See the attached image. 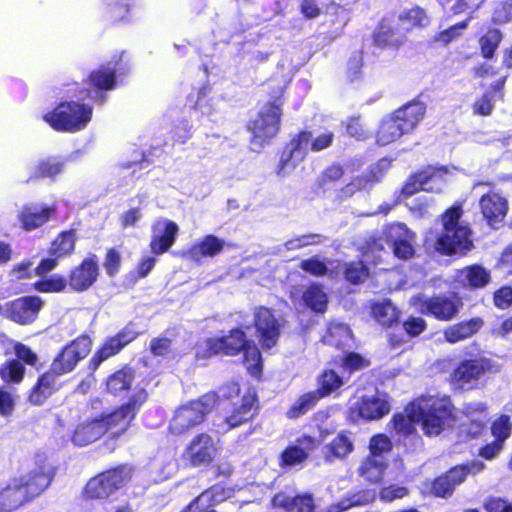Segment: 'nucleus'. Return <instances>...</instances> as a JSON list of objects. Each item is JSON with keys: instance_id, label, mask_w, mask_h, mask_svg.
I'll use <instances>...</instances> for the list:
<instances>
[{"instance_id": "obj_55", "label": "nucleus", "mask_w": 512, "mask_h": 512, "mask_svg": "<svg viewBox=\"0 0 512 512\" xmlns=\"http://www.w3.org/2000/svg\"><path fill=\"white\" fill-rule=\"evenodd\" d=\"M25 372V365L18 359L11 358L0 365V378L6 384H20L24 380Z\"/></svg>"}, {"instance_id": "obj_26", "label": "nucleus", "mask_w": 512, "mask_h": 512, "mask_svg": "<svg viewBox=\"0 0 512 512\" xmlns=\"http://www.w3.org/2000/svg\"><path fill=\"white\" fill-rule=\"evenodd\" d=\"M317 448V439L311 435L299 436L294 444L287 445L279 455V466L283 469L302 465Z\"/></svg>"}, {"instance_id": "obj_28", "label": "nucleus", "mask_w": 512, "mask_h": 512, "mask_svg": "<svg viewBox=\"0 0 512 512\" xmlns=\"http://www.w3.org/2000/svg\"><path fill=\"white\" fill-rule=\"evenodd\" d=\"M257 414V394L254 391H248L242 395L239 405H235L231 414L225 417L224 423L229 429H234L252 421Z\"/></svg>"}, {"instance_id": "obj_38", "label": "nucleus", "mask_w": 512, "mask_h": 512, "mask_svg": "<svg viewBox=\"0 0 512 512\" xmlns=\"http://www.w3.org/2000/svg\"><path fill=\"white\" fill-rule=\"evenodd\" d=\"M428 328L427 321L422 316L409 315L402 321V329L404 335L390 333L388 343L391 348H398L406 344L413 338L419 337Z\"/></svg>"}, {"instance_id": "obj_14", "label": "nucleus", "mask_w": 512, "mask_h": 512, "mask_svg": "<svg viewBox=\"0 0 512 512\" xmlns=\"http://www.w3.org/2000/svg\"><path fill=\"white\" fill-rule=\"evenodd\" d=\"M247 343L245 331L240 327L233 328L228 335L207 338L205 346L197 351L196 358L209 359L218 355L237 356Z\"/></svg>"}, {"instance_id": "obj_34", "label": "nucleus", "mask_w": 512, "mask_h": 512, "mask_svg": "<svg viewBox=\"0 0 512 512\" xmlns=\"http://www.w3.org/2000/svg\"><path fill=\"white\" fill-rule=\"evenodd\" d=\"M271 504L274 508L283 509L285 512H315V501L311 493H299L288 496L283 492L276 493Z\"/></svg>"}, {"instance_id": "obj_49", "label": "nucleus", "mask_w": 512, "mask_h": 512, "mask_svg": "<svg viewBox=\"0 0 512 512\" xmlns=\"http://www.w3.org/2000/svg\"><path fill=\"white\" fill-rule=\"evenodd\" d=\"M398 25L405 29V35L415 27L423 28L429 23L425 10L419 6L395 13Z\"/></svg>"}, {"instance_id": "obj_48", "label": "nucleus", "mask_w": 512, "mask_h": 512, "mask_svg": "<svg viewBox=\"0 0 512 512\" xmlns=\"http://www.w3.org/2000/svg\"><path fill=\"white\" fill-rule=\"evenodd\" d=\"M76 240V231L74 229L60 232L51 242L48 250L49 255L57 256L61 259L71 255L75 250Z\"/></svg>"}, {"instance_id": "obj_62", "label": "nucleus", "mask_w": 512, "mask_h": 512, "mask_svg": "<svg viewBox=\"0 0 512 512\" xmlns=\"http://www.w3.org/2000/svg\"><path fill=\"white\" fill-rule=\"evenodd\" d=\"M302 271L315 277H323L328 273L326 263L318 255L303 259L299 266Z\"/></svg>"}, {"instance_id": "obj_58", "label": "nucleus", "mask_w": 512, "mask_h": 512, "mask_svg": "<svg viewBox=\"0 0 512 512\" xmlns=\"http://www.w3.org/2000/svg\"><path fill=\"white\" fill-rule=\"evenodd\" d=\"M344 174L345 170L341 164L332 163L320 173L316 180L317 187L322 190L330 189L343 178Z\"/></svg>"}, {"instance_id": "obj_15", "label": "nucleus", "mask_w": 512, "mask_h": 512, "mask_svg": "<svg viewBox=\"0 0 512 512\" xmlns=\"http://www.w3.org/2000/svg\"><path fill=\"white\" fill-rule=\"evenodd\" d=\"M252 326L262 350L274 348L281 336V323L273 309L266 306H256L253 310Z\"/></svg>"}, {"instance_id": "obj_6", "label": "nucleus", "mask_w": 512, "mask_h": 512, "mask_svg": "<svg viewBox=\"0 0 512 512\" xmlns=\"http://www.w3.org/2000/svg\"><path fill=\"white\" fill-rule=\"evenodd\" d=\"M148 393L144 388L138 387L126 402L108 413H101L98 417L102 424L104 435L111 440H117L132 426L142 405L147 401Z\"/></svg>"}, {"instance_id": "obj_41", "label": "nucleus", "mask_w": 512, "mask_h": 512, "mask_svg": "<svg viewBox=\"0 0 512 512\" xmlns=\"http://www.w3.org/2000/svg\"><path fill=\"white\" fill-rule=\"evenodd\" d=\"M101 425L99 417L79 423L71 436L72 442L76 446L83 447L98 441L104 436Z\"/></svg>"}, {"instance_id": "obj_13", "label": "nucleus", "mask_w": 512, "mask_h": 512, "mask_svg": "<svg viewBox=\"0 0 512 512\" xmlns=\"http://www.w3.org/2000/svg\"><path fill=\"white\" fill-rule=\"evenodd\" d=\"M418 421L428 437L441 434L454 419V407L440 399H432L416 406Z\"/></svg>"}, {"instance_id": "obj_32", "label": "nucleus", "mask_w": 512, "mask_h": 512, "mask_svg": "<svg viewBox=\"0 0 512 512\" xmlns=\"http://www.w3.org/2000/svg\"><path fill=\"white\" fill-rule=\"evenodd\" d=\"M225 246L224 239L214 234H207L192 244L186 251V255L190 260L200 263L203 259L214 258L221 254Z\"/></svg>"}, {"instance_id": "obj_29", "label": "nucleus", "mask_w": 512, "mask_h": 512, "mask_svg": "<svg viewBox=\"0 0 512 512\" xmlns=\"http://www.w3.org/2000/svg\"><path fill=\"white\" fill-rule=\"evenodd\" d=\"M479 205L487 224L493 229H498L508 212L507 200L497 193L489 192L480 198Z\"/></svg>"}, {"instance_id": "obj_9", "label": "nucleus", "mask_w": 512, "mask_h": 512, "mask_svg": "<svg viewBox=\"0 0 512 512\" xmlns=\"http://www.w3.org/2000/svg\"><path fill=\"white\" fill-rule=\"evenodd\" d=\"M130 479L131 469L126 464H120L90 478L82 490V497L85 500L107 499L123 488Z\"/></svg>"}, {"instance_id": "obj_43", "label": "nucleus", "mask_w": 512, "mask_h": 512, "mask_svg": "<svg viewBox=\"0 0 512 512\" xmlns=\"http://www.w3.org/2000/svg\"><path fill=\"white\" fill-rule=\"evenodd\" d=\"M133 6V0H105L102 18L108 26L118 25L129 20Z\"/></svg>"}, {"instance_id": "obj_45", "label": "nucleus", "mask_w": 512, "mask_h": 512, "mask_svg": "<svg viewBox=\"0 0 512 512\" xmlns=\"http://www.w3.org/2000/svg\"><path fill=\"white\" fill-rule=\"evenodd\" d=\"M405 134L408 133L393 113H391L381 121L376 131V142L380 146H386L395 142Z\"/></svg>"}, {"instance_id": "obj_7", "label": "nucleus", "mask_w": 512, "mask_h": 512, "mask_svg": "<svg viewBox=\"0 0 512 512\" xmlns=\"http://www.w3.org/2000/svg\"><path fill=\"white\" fill-rule=\"evenodd\" d=\"M124 70L122 54L113 56L112 60L99 65L89 72L83 81L88 88L82 92L95 103L103 105L107 100L106 93L117 88L118 78L124 74Z\"/></svg>"}, {"instance_id": "obj_22", "label": "nucleus", "mask_w": 512, "mask_h": 512, "mask_svg": "<svg viewBox=\"0 0 512 512\" xmlns=\"http://www.w3.org/2000/svg\"><path fill=\"white\" fill-rule=\"evenodd\" d=\"M42 306L39 296H22L5 303L4 317L19 325H29L37 319Z\"/></svg>"}, {"instance_id": "obj_47", "label": "nucleus", "mask_w": 512, "mask_h": 512, "mask_svg": "<svg viewBox=\"0 0 512 512\" xmlns=\"http://www.w3.org/2000/svg\"><path fill=\"white\" fill-rule=\"evenodd\" d=\"M462 480L456 469L451 467L448 471L436 477L431 483V493L435 497L449 498L453 495L455 488L462 484Z\"/></svg>"}, {"instance_id": "obj_37", "label": "nucleus", "mask_w": 512, "mask_h": 512, "mask_svg": "<svg viewBox=\"0 0 512 512\" xmlns=\"http://www.w3.org/2000/svg\"><path fill=\"white\" fill-rule=\"evenodd\" d=\"M163 230L156 231L153 228V234L149 243L150 251L154 255H162L168 252L171 247L175 244L177 235L179 233V227L177 223L170 219H164L162 221Z\"/></svg>"}, {"instance_id": "obj_52", "label": "nucleus", "mask_w": 512, "mask_h": 512, "mask_svg": "<svg viewBox=\"0 0 512 512\" xmlns=\"http://www.w3.org/2000/svg\"><path fill=\"white\" fill-rule=\"evenodd\" d=\"M503 40V33L500 29L489 27L479 37L478 45L481 56L484 59H492Z\"/></svg>"}, {"instance_id": "obj_19", "label": "nucleus", "mask_w": 512, "mask_h": 512, "mask_svg": "<svg viewBox=\"0 0 512 512\" xmlns=\"http://www.w3.org/2000/svg\"><path fill=\"white\" fill-rule=\"evenodd\" d=\"M384 240L400 260H409L415 256L416 234L406 224L394 222L383 230Z\"/></svg>"}, {"instance_id": "obj_60", "label": "nucleus", "mask_w": 512, "mask_h": 512, "mask_svg": "<svg viewBox=\"0 0 512 512\" xmlns=\"http://www.w3.org/2000/svg\"><path fill=\"white\" fill-rule=\"evenodd\" d=\"M67 286V280L61 275H53L34 283V289L41 293H60L65 291Z\"/></svg>"}, {"instance_id": "obj_61", "label": "nucleus", "mask_w": 512, "mask_h": 512, "mask_svg": "<svg viewBox=\"0 0 512 512\" xmlns=\"http://www.w3.org/2000/svg\"><path fill=\"white\" fill-rule=\"evenodd\" d=\"M312 137L313 134L311 131L300 130L286 143V145L297 152L298 155L300 154L299 161L304 160L307 155L308 146L311 145Z\"/></svg>"}, {"instance_id": "obj_20", "label": "nucleus", "mask_w": 512, "mask_h": 512, "mask_svg": "<svg viewBox=\"0 0 512 512\" xmlns=\"http://www.w3.org/2000/svg\"><path fill=\"white\" fill-rule=\"evenodd\" d=\"M387 170L386 160L384 158L380 159L370 165L363 174L352 177L349 183L339 189L338 197L347 199L358 192H370L375 185L383 180Z\"/></svg>"}, {"instance_id": "obj_39", "label": "nucleus", "mask_w": 512, "mask_h": 512, "mask_svg": "<svg viewBox=\"0 0 512 512\" xmlns=\"http://www.w3.org/2000/svg\"><path fill=\"white\" fill-rule=\"evenodd\" d=\"M322 342L345 353L352 346L353 332L347 324L331 322L322 337Z\"/></svg>"}, {"instance_id": "obj_17", "label": "nucleus", "mask_w": 512, "mask_h": 512, "mask_svg": "<svg viewBox=\"0 0 512 512\" xmlns=\"http://www.w3.org/2000/svg\"><path fill=\"white\" fill-rule=\"evenodd\" d=\"M372 44L382 50H399L406 42L405 29L397 23L395 13L384 16L371 34Z\"/></svg>"}, {"instance_id": "obj_46", "label": "nucleus", "mask_w": 512, "mask_h": 512, "mask_svg": "<svg viewBox=\"0 0 512 512\" xmlns=\"http://www.w3.org/2000/svg\"><path fill=\"white\" fill-rule=\"evenodd\" d=\"M122 350L120 343L113 336L105 338L87 363L88 374L93 376L104 361L116 356Z\"/></svg>"}, {"instance_id": "obj_54", "label": "nucleus", "mask_w": 512, "mask_h": 512, "mask_svg": "<svg viewBox=\"0 0 512 512\" xmlns=\"http://www.w3.org/2000/svg\"><path fill=\"white\" fill-rule=\"evenodd\" d=\"M387 464L373 456H367L361 463L358 473L365 481L378 484L383 480Z\"/></svg>"}, {"instance_id": "obj_18", "label": "nucleus", "mask_w": 512, "mask_h": 512, "mask_svg": "<svg viewBox=\"0 0 512 512\" xmlns=\"http://www.w3.org/2000/svg\"><path fill=\"white\" fill-rule=\"evenodd\" d=\"M489 429L493 440L481 445L477 450V456L485 461H493L503 452L506 441L512 435L511 417L508 414H500L491 422Z\"/></svg>"}, {"instance_id": "obj_63", "label": "nucleus", "mask_w": 512, "mask_h": 512, "mask_svg": "<svg viewBox=\"0 0 512 512\" xmlns=\"http://www.w3.org/2000/svg\"><path fill=\"white\" fill-rule=\"evenodd\" d=\"M298 154L292 150L289 146L285 145L276 166V173L279 176H285L289 172L293 171L297 166V161L294 160Z\"/></svg>"}, {"instance_id": "obj_35", "label": "nucleus", "mask_w": 512, "mask_h": 512, "mask_svg": "<svg viewBox=\"0 0 512 512\" xmlns=\"http://www.w3.org/2000/svg\"><path fill=\"white\" fill-rule=\"evenodd\" d=\"M370 316L384 329H390L400 322L401 310L389 298L369 303Z\"/></svg>"}, {"instance_id": "obj_40", "label": "nucleus", "mask_w": 512, "mask_h": 512, "mask_svg": "<svg viewBox=\"0 0 512 512\" xmlns=\"http://www.w3.org/2000/svg\"><path fill=\"white\" fill-rule=\"evenodd\" d=\"M351 434L350 431L342 430L324 446L323 455L326 462L332 463L335 460H342L354 450Z\"/></svg>"}, {"instance_id": "obj_3", "label": "nucleus", "mask_w": 512, "mask_h": 512, "mask_svg": "<svg viewBox=\"0 0 512 512\" xmlns=\"http://www.w3.org/2000/svg\"><path fill=\"white\" fill-rule=\"evenodd\" d=\"M463 203L455 202L439 216L441 232L434 242V249L442 256L466 255L473 247L472 230L464 223Z\"/></svg>"}, {"instance_id": "obj_10", "label": "nucleus", "mask_w": 512, "mask_h": 512, "mask_svg": "<svg viewBox=\"0 0 512 512\" xmlns=\"http://www.w3.org/2000/svg\"><path fill=\"white\" fill-rule=\"evenodd\" d=\"M412 305L421 315L429 316L437 321L449 322L455 319L463 307V301L457 293L434 294L425 296L418 294L411 299Z\"/></svg>"}, {"instance_id": "obj_36", "label": "nucleus", "mask_w": 512, "mask_h": 512, "mask_svg": "<svg viewBox=\"0 0 512 512\" xmlns=\"http://www.w3.org/2000/svg\"><path fill=\"white\" fill-rule=\"evenodd\" d=\"M484 326V320L481 317H472L467 320L459 321L447 326L443 330L444 340L449 344L467 340L477 334Z\"/></svg>"}, {"instance_id": "obj_8", "label": "nucleus", "mask_w": 512, "mask_h": 512, "mask_svg": "<svg viewBox=\"0 0 512 512\" xmlns=\"http://www.w3.org/2000/svg\"><path fill=\"white\" fill-rule=\"evenodd\" d=\"M214 398L215 394H204L179 406L169 422L168 431L180 436L202 424L213 408Z\"/></svg>"}, {"instance_id": "obj_59", "label": "nucleus", "mask_w": 512, "mask_h": 512, "mask_svg": "<svg viewBox=\"0 0 512 512\" xmlns=\"http://www.w3.org/2000/svg\"><path fill=\"white\" fill-rule=\"evenodd\" d=\"M375 498V494L369 490H362L354 493L346 501L333 504L328 508L327 512H342L353 506H363L372 502Z\"/></svg>"}, {"instance_id": "obj_30", "label": "nucleus", "mask_w": 512, "mask_h": 512, "mask_svg": "<svg viewBox=\"0 0 512 512\" xmlns=\"http://www.w3.org/2000/svg\"><path fill=\"white\" fill-rule=\"evenodd\" d=\"M426 104L420 99V95L403 104L392 113L400 122L408 134L412 133L423 121L426 115Z\"/></svg>"}, {"instance_id": "obj_21", "label": "nucleus", "mask_w": 512, "mask_h": 512, "mask_svg": "<svg viewBox=\"0 0 512 512\" xmlns=\"http://www.w3.org/2000/svg\"><path fill=\"white\" fill-rule=\"evenodd\" d=\"M447 174L448 168L446 166H423L407 177L400 189V196L408 198L420 191L432 192V187H427V185L438 180L443 182V178Z\"/></svg>"}, {"instance_id": "obj_51", "label": "nucleus", "mask_w": 512, "mask_h": 512, "mask_svg": "<svg viewBox=\"0 0 512 512\" xmlns=\"http://www.w3.org/2000/svg\"><path fill=\"white\" fill-rule=\"evenodd\" d=\"M302 300L315 313H324L327 309L328 297L320 284H310L303 292Z\"/></svg>"}, {"instance_id": "obj_27", "label": "nucleus", "mask_w": 512, "mask_h": 512, "mask_svg": "<svg viewBox=\"0 0 512 512\" xmlns=\"http://www.w3.org/2000/svg\"><path fill=\"white\" fill-rule=\"evenodd\" d=\"M58 379L48 370L41 373L27 393L28 403L32 406L44 405L49 398L62 388Z\"/></svg>"}, {"instance_id": "obj_31", "label": "nucleus", "mask_w": 512, "mask_h": 512, "mask_svg": "<svg viewBox=\"0 0 512 512\" xmlns=\"http://www.w3.org/2000/svg\"><path fill=\"white\" fill-rule=\"evenodd\" d=\"M455 281L459 288L475 291L490 283L491 273L481 264H471L457 271Z\"/></svg>"}, {"instance_id": "obj_50", "label": "nucleus", "mask_w": 512, "mask_h": 512, "mask_svg": "<svg viewBox=\"0 0 512 512\" xmlns=\"http://www.w3.org/2000/svg\"><path fill=\"white\" fill-rule=\"evenodd\" d=\"M320 400V396L314 390L303 393L290 405L285 416L291 420L298 419L313 409Z\"/></svg>"}, {"instance_id": "obj_33", "label": "nucleus", "mask_w": 512, "mask_h": 512, "mask_svg": "<svg viewBox=\"0 0 512 512\" xmlns=\"http://www.w3.org/2000/svg\"><path fill=\"white\" fill-rule=\"evenodd\" d=\"M134 380L135 369L124 364L106 378L105 391L114 397L124 398L130 392Z\"/></svg>"}, {"instance_id": "obj_56", "label": "nucleus", "mask_w": 512, "mask_h": 512, "mask_svg": "<svg viewBox=\"0 0 512 512\" xmlns=\"http://www.w3.org/2000/svg\"><path fill=\"white\" fill-rule=\"evenodd\" d=\"M487 429V419L470 418L460 424L459 434L466 441L478 440L486 435Z\"/></svg>"}, {"instance_id": "obj_23", "label": "nucleus", "mask_w": 512, "mask_h": 512, "mask_svg": "<svg viewBox=\"0 0 512 512\" xmlns=\"http://www.w3.org/2000/svg\"><path fill=\"white\" fill-rule=\"evenodd\" d=\"M98 276V257L91 253L69 271L66 280L71 291L82 293L95 284Z\"/></svg>"}, {"instance_id": "obj_25", "label": "nucleus", "mask_w": 512, "mask_h": 512, "mask_svg": "<svg viewBox=\"0 0 512 512\" xmlns=\"http://www.w3.org/2000/svg\"><path fill=\"white\" fill-rule=\"evenodd\" d=\"M57 214V206L38 205L34 203L24 204L18 211L17 220L22 230L31 232L41 228Z\"/></svg>"}, {"instance_id": "obj_2", "label": "nucleus", "mask_w": 512, "mask_h": 512, "mask_svg": "<svg viewBox=\"0 0 512 512\" xmlns=\"http://www.w3.org/2000/svg\"><path fill=\"white\" fill-rule=\"evenodd\" d=\"M284 92L283 87H269V100L246 124V130L250 133L249 142L257 150L271 144L281 132Z\"/></svg>"}, {"instance_id": "obj_53", "label": "nucleus", "mask_w": 512, "mask_h": 512, "mask_svg": "<svg viewBox=\"0 0 512 512\" xmlns=\"http://www.w3.org/2000/svg\"><path fill=\"white\" fill-rule=\"evenodd\" d=\"M243 363L246 365L248 373L256 378H260L263 372V358L260 348L250 339L242 350Z\"/></svg>"}, {"instance_id": "obj_64", "label": "nucleus", "mask_w": 512, "mask_h": 512, "mask_svg": "<svg viewBox=\"0 0 512 512\" xmlns=\"http://www.w3.org/2000/svg\"><path fill=\"white\" fill-rule=\"evenodd\" d=\"M192 126L187 119L177 120L169 131L173 144H184L191 137Z\"/></svg>"}, {"instance_id": "obj_12", "label": "nucleus", "mask_w": 512, "mask_h": 512, "mask_svg": "<svg viewBox=\"0 0 512 512\" xmlns=\"http://www.w3.org/2000/svg\"><path fill=\"white\" fill-rule=\"evenodd\" d=\"M496 371L494 361L479 352L460 360L450 373L449 381L460 389L475 388L483 376Z\"/></svg>"}, {"instance_id": "obj_24", "label": "nucleus", "mask_w": 512, "mask_h": 512, "mask_svg": "<svg viewBox=\"0 0 512 512\" xmlns=\"http://www.w3.org/2000/svg\"><path fill=\"white\" fill-rule=\"evenodd\" d=\"M390 412L389 402L378 395H363L349 409V417L352 421L359 420L374 421L379 420Z\"/></svg>"}, {"instance_id": "obj_11", "label": "nucleus", "mask_w": 512, "mask_h": 512, "mask_svg": "<svg viewBox=\"0 0 512 512\" xmlns=\"http://www.w3.org/2000/svg\"><path fill=\"white\" fill-rule=\"evenodd\" d=\"M93 341L89 334L82 333L67 342L53 357L48 371L58 378L73 372L92 350Z\"/></svg>"}, {"instance_id": "obj_44", "label": "nucleus", "mask_w": 512, "mask_h": 512, "mask_svg": "<svg viewBox=\"0 0 512 512\" xmlns=\"http://www.w3.org/2000/svg\"><path fill=\"white\" fill-rule=\"evenodd\" d=\"M415 423H419L417 409L413 405L412 410L405 414L395 413L389 421L390 433L403 437L417 436Z\"/></svg>"}, {"instance_id": "obj_57", "label": "nucleus", "mask_w": 512, "mask_h": 512, "mask_svg": "<svg viewBox=\"0 0 512 512\" xmlns=\"http://www.w3.org/2000/svg\"><path fill=\"white\" fill-rule=\"evenodd\" d=\"M369 276V268L362 260L344 263L343 277L348 283L359 285L364 283Z\"/></svg>"}, {"instance_id": "obj_4", "label": "nucleus", "mask_w": 512, "mask_h": 512, "mask_svg": "<svg viewBox=\"0 0 512 512\" xmlns=\"http://www.w3.org/2000/svg\"><path fill=\"white\" fill-rule=\"evenodd\" d=\"M368 358L357 352H345L332 357L328 366L316 376V389L321 399L337 393L358 371L370 366Z\"/></svg>"}, {"instance_id": "obj_42", "label": "nucleus", "mask_w": 512, "mask_h": 512, "mask_svg": "<svg viewBox=\"0 0 512 512\" xmlns=\"http://www.w3.org/2000/svg\"><path fill=\"white\" fill-rule=\"evenodd\" d=\"M66 163L67 159L58 155H51L40 159L26 182L29 183L46 178L54 180L64 171Z\"/></svg>"}, {"instance_id": "obj_5", "label": "nucleus", "mask_w": 512, "mask_h": 512, "mask_svg": "<svg viewBox=\"0 0 512 512\" xmlns=\"http://www.w3.org/2000/svg\"><path fill=\"white\" fill-rule=\"evenodd\" d=\"M92 116L91 105L65 100L57 103L52 110L42 116V119L56 132L75 133L86 128Z\"/></svg>"}, {"instance_id": "obj_16", "label": "nucleus", "mask_w": 512, "mask_h": 512, "mask_svg": "<svg viewBox=\"0 0 512 512\" xmlns=\"http://www.w3.org/2000/svg\"><path fill=\"white\" fill-rule=\"evenodd\" d=\"M218 454L217 441L210 434L201 432L188 442L182 458L191 467H207L214 462Z\"/></svg>"}, {"instance_id": "obj_1", "label": "nucleus", "mask_w": 512, "mask_h": 512, "mask_svg": "<svg viewBox=\"0 0 512 512\" xmlns=\"http://www.w3.org/2000/svg\"><path fill=\"white\" fill-rule=\"evenodd\" d=\"M54 473L44 466L11 477L0 488V512H14L38 498L51 484Z\"/></svg>"}]
</instances>
